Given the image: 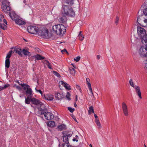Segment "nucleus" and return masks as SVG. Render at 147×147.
<instances>
[{
  "instance_id": "obj_3",
  "label": "nucleus",
  "mask_w": 147,
  "mask_h": 147,
  "mask_svg": "<svg viewBox=\"0 0 147 147\" xmlns=\"http://www.w3.org/2000/svg\"><path fill=\"white\" fill-rule=\"evenodd\" d=\"M52 29L53 31L58 35L64 34L66 32V27L61 24L53 26Z\"/></svg>"
},
{
  "instance_id": "obj_14",
  "label": "nucleus",
  "mask_w": 147,
  "mask_h": 147,
  "mask_svg": "<svg viewBox=\"0 0 147 147\" xmlns=\"http://www.w3.org/2000/svg\"><path fill=\"white\" fill-rule=\"evenodd\" d=\"M11 18L13 20H14L15 19L18 17V16L14 12H13L12 13L10 12L8 14Z\"/></svg>"
},
{
  "instance_id": "obj_58",
  "label": "nucleus",
  "mask_w": 147,
  "mask_h": 147,
  "mask_svg": "<svg viewBox=\"0 0 147 147\" xmlns=\"http://www.w3.org/2000/svg\"><path fill=\"white\" fill-rule=\"evenodd\" d=\"M94 116L96 119H98V117L95 114H94Z\"/></svg>"
},
{
  "instance_id": "obj_25",
  "label": "nucleus",
  "mask_w": 147,
  "mask_h": 147,
  "mask_svg": "<svg viewBox=\"0 0 147 147\" xmlns=\"http://www.w3.org/2000/svg\"><path fill=\"white\" fill-rule=\"evenodd\" d=\"M34 57L37 60L43 59L45 58L44 57H43L39 55H35Z\"/></svg>"
},
{
  "instance_id": "obj_39",
  "label": "nucleus",
  "mask_w": 147,
  "mask_h": 147,
  "mask_svg": "<svg viewBox=\"0 0 147 147\" xmlns=\"http://www.w3.org/2000/svg\"><path fill=\"white\" fill-rule=\"evenodd\" d=\"M129 83L130 84V85L133 87H134V86L133 82L132 81V79H130L129 81Z\"/></svg>"
},
{
  "instance_id": "obj_38",
  "label": "nucleus",
  "mask_w": 147,
  "mask_h": 147,
  "mask_svg": "<svg viewBox=\"0 0 147 147\" xmlns=\"http://www.w3.org/2000/svg\"><path fill=\"white\" fill-rule=\"evenodd\" d=\"M13 86L19 90H22V88L20 86H17L16 84L14 85Z\"/></svg>"
},
{
  "instance_id": "obj_27",
  "label": "nucleus",
  "mask_w": 147,
  "mask_h": 147,
  "mask_svg": "<svg viewBox=\"0 0 147 147\" xmlns=\"http://www.w3.org/2000/svg\"><path fill=\"white\" fill-rule=\"evenodd\" d=\"M7 26L4 24L2 23H0V28L3 29V30H5L6 29Z\"/></svg>"
},
{
  "instance_id": "obj_13",
  "label": "nucleus",
  "mask_w": 147,
  "mask_h": 147,
  "mask_svg": "<svg viewBox=\"0 0 147 147\" xmlns=\"http://www.w3.org/2000/svg\"><path fill=\"white\" fill-rule=\"evenodd\" d=\"M134 88L136 90L137 94L139 98L140 99L142 98L141 93L140 92V87L138 86H134Z\"/></svg>"
},
{
  "instance_id": "obj_52",
  "label": "nucleus",
  "mask_w": 147,
  "mask_h": 147,
  "mask_svg": "<svg viewBox=\"0 0 147 147\" xmlns=\"http://www.w3.org/2000/svg\"><path fill=\"white\" fill-rule=\"evenodd\" d=\"M65 2H66L67 3L69 4V3L71 4V3L72 2H70V0H65Z\"/></svg>"
},
{
  "instance_id": "obj_40",
  "label": "nucleus",
  "mask_w": 147,
  "mask_h": 147,
  "mask_svg": "<svg viewBox=\"0 0 147 147\" xmlns=\"http://www.w3.org/2000/svg\"><path fill=\"white\" fill-rule=\"evenodd\" d=\"M78 38L80 40H82L83 39L84 37L83 35H80L78 36Z\"/></svg>"
},
{
  "instance_id": "obj_44",
  "label": "nucleus",
  "mask_w": 147,
  "mask_h": 147,
  "mask_svg": "<svg viewBox=\"0 0 147 147\" xmlns=\"http://www.w3.org/2000/svg\"><path fill=\"white\" fill-rule=\"evenodd\" d=\"M116 20L115 22V24L116 25H117L119 23V17L117 16L116 18Z\"/></svg>"
},
{
  "instance_id": "obj_22",
  "label": "nucleus",
  "mask_w": 147,
  "mask_h": 147,
  "mask_svg": "<svg viewBox=\"0 0 147 147\" xmlns=\"http://www.w3.org/2000/svg\"><path fill=\"white\" fill-rule=\"evenodd\" d=\"M144 15H142L141 16H138L137 20V22L138 23H140V22H141L144 19Z\"/></svg>"
},
{
  "instance_id": "obj_61",
  "label": "nucleus",
  "mask_w": 147,
  "mask_h": 147,
  "mask_svg": "<svg viewBox=\"0 0 147 147\" xmlns=\"http://www.w3.org/2000/svg\"><path fill=\"white\" fill-rule=\"evenodd\" d=\"M80 35H82V32L81 31H80L79 32V34L78 36H80Z\"/></svg>"
},
{
  "instance_id": "obj_41",
  "label": "nucleus",
  "mask_w": 147,
  "mask_h": 147,
  "mask_svg": "<svg viewBox=\"0 0 147 147\" xmlns=\"http://www.w3.org/2000/svg\"><path fill=\"white\" fill-rule=\"evenodd\" d=\"M70 96V94L69 93V92H67V93L66 95V97L67 98V99L68 100H70L71 99L69 97Z\"/></svg>"
},
{
  "instance_id": "obj_26",
  "label": "nucleus",
  "mask_w": 147,
  "mask_h": 147,
  "mask_svg": "<svg viewBox=\"0 0 147 147\" xmlns=\"http://www.w3.org/2000/svg\"><path fill=\"white\" fill-rule=\"evenodd\" d=\"M66 126L64 124L61 125L58 127V129L61 131L63 130L65 128Z\"/></svg>"
},
{
  "instance_id": "obj_36",
  "label": "nucleus",
  "mask_w": 147,
  "mask_h": 147,
  "mask_svg": "<svg viewBox=\"0 0 147 147\" xmlns=\"http://www.w3.org/2000/svg\"><path fill=\"white\" fill-rule=\"evenodd\" d=\"M39 111L40 112V113H41V115H44L45 114L47 113L46 112H45V111L42 109H40Z\"/></svg>"
},
{
  "instance_id": "obj_20",
  "label": "nucleus",
  "mask_w": 147,
  "mask_h": 147,
  "mask_svg": "<svg viewBox=\"0 0 147 147\" xmlns=\"http://www.w3.org/2000/svg\"><path fill=\"white\" fill-rule=\"evenodd\" d=\"M47 125L48 126L51 127H53L56 126L55 122L54 121H49L47 123Z\"/></svg>"
},
{
  "instance_id": "obj_15",
  "label": "nucleus",
  "mask_w": 147,
  "mask_h": 147,
  "mask_svg": "<svg viewBox=\"0 0 147 147\" xmlns=\"http://www.w3.org/2000/svg\"><path fill=\"white\" fill-rule=\"evenodd\" d=\"M15 23L19 25H23L25 24V22L18 18V17L14 20Z\"/></svg>"
},
{
  "instance_id": "obj_63",
  "label": "nucleus",
  "mask_w": 147,
  "mask_h": 147,
  "mask_svg": "<svg viewBox=\"0 0 147 147\" xmlns=\"http://www.w3.org/2000/svg\"><path fill=\"white\" fill-rule=\"evenodd\" d=\"M78 100V99H77V95H76V99H75V101H77Z\"/></svg>"
},
{
  "instance_id": "obj_60",
  "label": "nucleus",
  "mask_w": 147,
  "mask_h": 147,
  "mask_svg": "<svg viewBox=\"0 0 147 147\" xmlns=\"http://www.w3.org/2000/svg\"><path fill=\"white\" fill-rule=\"evenodd\" d=\"M7 1V0H0V1L1 2V3L5 2V1Z\"/></svg>"
},
{
  "instance_id": "obj_23",
  "label": "nucleus",
  "mask_w": 147,
  "mask_h": 147,
  "mask_svg": "<svg viewBox=\"0 0 147 147\" xmlns=\"http://www.w3.org/2000/svg\"><path fill=\"white\" fill-rule=\"evenodd\" d=\"M10 65L9 59L8 58H6L5 61V67L8 68L9 67Z\"/></svg>"
},
{
  "instance_id": "obj_56",
  "label": "nucleus",
  "mask_w": 147,
  "mask_h": 147,
  "mask_svg": "<svg viewBox=\"0 0 147 147\" xmlns=\"http://www.w3.org/2000/svg\"><path fill=\"white\" fill-rule=\"evenodd\" d=\"M23 87H24L23 89L24 90H27V88H28V87L24 86Z\"/></svg>"
},
{
  "instance_id": "obj_48",
  "label": "nucleus",
  "mask_w": 147,
  "mask_h": 147,
  "mask_svg": "<svg viewBox=\"0 0 147 147\" xmlns=\"http://www.w3.org/2000/svg\"><path fill=\"white\" fill-rule=\"evenodd\" d=\"M9 86V84H6L4 86L2 87L3 89L6 88Z\"/></svg>"
},
{
  "instance_id": "obj_53",
  "label": "nucleus",
  "mask_w": 147,
  "mask_h": 147,
  "mask_svg": "<svg viewBox=\"0 0 147 147\" xmlns=\"http://www.w3.org/2000/svg\"><path fill=\"white\" fill-rule=\"evenodd\" d=\"M66 136H67V138L68 137H70L72 136V134H67L66 135Z\"/></svg>"
},
{
  "instance_id": "obj_35",
  "label": "nucleus",
  "mask_w": 147,
  "mask_h": 147,
  "mask_svg": "<svg viewBox=\"0 0 147 147\" xmlns=\"http://www.w3.org/2000/svg\"><path fill=\"white\" fill-rule=\"evenodd\" d=\"M53 74L57 77H61L60 75L56 71H53Z\"/></svg>"
},
{
  "instance_id": "obj_37",
  "label": "nucleus",
  "mask_w": 147,
  "mask_h": 147,
  "mask_svg": "<svg viewBox=\"0 0 147 147\" xmlns=\"http://www.w3.org/2000/svg\"><path fill=\"white\" fill-rule=\"evenodd\" d=\"M46 62L47 63H46V64L48 68L50 69H52L50 63H49V62L47 61Z\"/></svg>"
},
{
  "instance_id": "obj_16",
  "label": "nucleus",
  "mask_w": 147,
  "mask_h": 147,
  "mask_svg": "<svg viewBox=\"0 0 147 147\" xmlns=\"http://www.w3.org/2000/svg\"><path fill=\"white\" fill-rule=\"evenodd\" d=\"M61 84L63 85L65 88L68 90L71 89V86L67 83L63 81H61Z\"/></svg>"
},
{
  "instance_id": "obj_57",
  "label": "nucleus",
  "mask_w": 147,
  "mask_h": 147,
  "mask_svg": "<svg viewBox=\"0 0 147 147\" xmlns=\"http://www.w3.org/2000/svg\"><path fill=\"white\" fill-rule=\"evenodd\" d=\"M76 88H77L79 90H81L80 87L78 85H77L76 86Z\"/></svg>"
},
{
  "instance_id": "obj_42",
  "label": "nucleus",
  "mask_w": 147,
  "mask_h": 147,
  "mask_svg": "<svg viewBox=\"0 0 147 147\" xmlns=\"http://www.w3.org/2000/svg\"><path fill=\"white\" fill-rule=\"evenodd\" d=\"M67 109L71 113H73L74 111V109L70 107H68Z\"/></svg>"
},
{
  "instance_id": "obj_7",
  "label": "nucleus",
  "mask_w": 147,
  "mask_h": 147,
  "mask_svg": "<svg viewBox=\"0 0 147 147\" xmlns=\"http://www.w3.org/2000/svg\"><path fill=\"white\" fill-rule=\"evenodd\" d=\"M39 26L36 27L33 26H29L27 28V30L29 33L32 34L37 33L38 30Z\"/></svg>"
},
{
  "instance_id": "obj_51",
  "label": "nucleus",
  "mask_w": 147,
  "mask_h": 147,
  "mask_svg": "<svg viewBox=\"0 0 147 147\" xmlns=\"http://www.w3.org/2000/svg\"><path fill=\"white\" fill-rule=\"evenodd\" d=\"M61 52L63 53H64L65 52H66V53H67V54H68V52H67V51H66V49H64L63 50H62L61 51Z\"/></svg>"
},
{
  "instance_id": "obj_1",
  "label": "nucleus",
  "mask_w": 147,
  "mask_h": 147,
  "mask_svg": "<svg viewBox=\"0 0 147 147\" xmlns=\"http://www.w3.org/2000/svg\"><path fill=\"white\" fill-rule=\"evenodd\" d=\"M37 34L38 35L46 38H51L53 35L51 32H49L47 28L40 25L39 26Z\"/></svg>"
},
{
  "instance_id": "obj_2",
  "label": "nucleus",
  "mask_w": 147,
  "mask_h": 147,
  "mask_svg": "<svg viewBox=\"0 0 147 147\" xmlns=\"http://www.w3.org/2000/svg\"><path fill=\"white\" fill-rule=\"evenodd\" d=\"M137 31L139 36L141 39L142 43L145 45L147 42V35L146 30L142 27L138 26Z\"/></svg>"
},
{
  "instance_id": "obj_54",
  "label": "nucleus",
  "mask_w": 147,
  "mask_h": 147,
  "mask_svg": "<svg viewBox=\"0 0 147 147\" xmlns=\"http://www.w3.org/2000/svg\"><path fill=\"white\" fill-rule=\"evenodd\" d=\"M143 21H144V22L145 23H147V18H144V19L143 20Z\"/></svg>"
},
{
  "instance_id": "obj_46",
  "label": "nucleus",
  "mask_w": 147,
  "mask_h": 147,
  "mask_svg": "<svg viewBox=\"0 0 147 147\" xmlns=\"http://www.w3.org/2000/svg\"><path fill=\"white\" fill-rule=\"evenodd\" d=\"M144 68L147 69V61L146 60L144 61Z\"/></svg>"
},
{
  "instance_id": "obj_17",
  "label": "nucleus",
  "mask_w": 147,
  "mask_h": 147,
  "mask_svg": "<svg viewBox=\"0 0 147 147\" xmlns=\"http://www.w3.org/2000/svg\"><path fill=\"white\" fill-rule=\"evenodd\" d=\"M45 99L49 100H52L53 99V96L52 95L47 94L44 96Z\"/></svg>"
},
{
  "instance_id": "obj_50",
  "label": "nucleus",
  "mask_w": 147,
  "mask_h": 147,
  "mask_svg": "<svg viewBox=\"0 0 147 147\" xmlns=\"http://www.w3.org/2000/svg\"><path fill=\"white\" fill-rule=\"evenodd\" d=\"M143 13L147 16V8L145 9L143 11Z\"/></svg>"
},
{
  "instance_id": "obj_45",
  "label": "nucleus",
  "mask_w": 147,
  "mask_h": 147,
  "mask_svg": "<svg viewBox=\"0 0 147 147\" xmlns=\"http://www.w3.org/2000/svg\"><path fill=\"white\" fill-rule=\"evenodd\" d=\"M35 90L37 92H39L41 94V95H42V91L40 90H37L36 88H35Z\"/></svg>"
},
{
  "instance_id": "obj_24",
  "label": "nucleus",
  "mask_w": 147,
  "mask_h": 147,
  "mask_svg": "<svg viewBox=\"0 0 147 147\" xmlns=\"http://www.w3.org/2000/svg\"><path fill=\"white\" fill-rule=\"evenodd\" d=\"M63 141L65 144H69L68 139L66 135L63 136Z\"/></svg>"
},
{
  "instance_id": "obj_30",
  "label": "nucleus",
  "mask_w": 147,
  "mask_h": 147,
  "mask_svg": "<svg viewBox=\"0 0 147 147\" xmlns=\"http://www.w3.org/2000/svg\"><path fill=\"white\" fill-rule=\"evenodd\" d=\"M69 71L70 74H71L74 75V74L75 71L74 69L73 68H69Z\"/></svg>"
},
{
  "instance_id": "obj_62",
  "label": "nucleus",
  "mask_w": 147,
  "mask_h": 147,
  "mask_svg": "<svg viewBox=\"0 0 147 147\" xmlns=\"http://www.w3.org/2000/svg\"><path fill=\"white\" fill-rule=\"evenodd\" d=\"M3 90V87L0 86V91L1 90Z\"/></svg>"
},
{
  "instance_id": "obj_59",
  "label": "nucleus",
  "mask_w": 147,
  "mask_h": 147,
  "mask_svg": "<svg viewBox=\"0 0 147 147\" xmlns=\"http://www.w3.org/2000/svg\"><path fill=\"white\" fill-rule=\"evenodd\" d=\"M100 55H97V59H99L100 58Z\"/></svg>"
},
{
  "instance_id": "obj_6",
  "label": "nucleus",
  "mask_w": 147,
  "mask_h": 147,
  "mask_svg": "<svg viewBox=\"0 0 147 147\" xmlns=\"http://www.w3.org/2000/svg\"><path fill=\"white\" fill-rule=\"evenodd\" d=\"M138 53L141 57H147V45L141 46L139 49Z\"/></svg>"
},
{
  "instance_id": "obj_34",
  "label": "nucleus",
  "mask_w": 147,
  "mask_h": 147,
  "mask_svg": "<svg viewBox=\"0 0 147 147\" xmlns=\"http://www.w3.org/2000/svg\"><path fill=\"white\" fill-rule=\"evenodd\" d=\"M12 52V51H10L7 53L6 58H8L9 59V58L11 57Z\"/></svg>"
},
{
  "instance_id": "obj_33",
  "label": "nucleus",
  "mask_w": 147,
  "mask_h": 147,
  "mask_svg": "<svg viewBox=\"0 0 147 147\" xmlns=\"http://www.w3.org/2000/svg\"><path fill=\"white\" fill-rule=\"evenodd\" d=\"M62 144V146L63 147H73V146L70 145L69 143V144Z\"/></svg>"
},
{
  "instance_id": "obj_31",
  "label": "nucleus",
  "mask_w": 147,
  "mask_h": 147,
  "mask_svg": "<svg viewBox=\"0 0 147 147\" xmlns=\"http://www.w3.org/2000/svg\"><path fill=\"white\" fill-rule=\"evenodd\" d=\"M14 51H16V53H17L20 55L22 56V54L21 52V49H18L14 50Z\"/></svg>"
},
{
  "instance_id": "obj_55",
  "label": "nucleus",
  "mask_w": 147,
  "mask_h": 147,
  "mask_svg": "<svg viewBox=\"0 0 147 147\" xmlns=\"http://www.w3.org/2000/svg\"><path fill=\"white\" fill-rule=\"evenodd\" d=\"M3 22L5 24H6V25H7V21H6V20L5 19H3Z\"/></svg>"
},
{
  "instance_id": "obj_5",
  "label": "nucleus",
  "mask_w": 147,
  "mask_h": 147,
  "mask_svg": "<svg viewBox=\"0 0 147 147\" xmlns=\"http://www.w3.org/2000/svg\"><path fill=\"white\" fill-rule=\"evenodd\" d=\"M1 3V9L3 11L7 14H8L11 12V9L10 7L8 6L9 2L8 1L2 2Z\"/></svg>"
},
{
  "instance_id": "obj_28",
  "label": "nucleus",
  "mask_w": 147,
  "mask_h": 147,
  "mask_svg": "<svg viewBox=\"0 0 147 147\" xmlns=\"http://www.w3.org/2000/svg\"><path fill=\"white\" fill-rule=\"evenodd\" d=\"M55 97L58 100L62 98L61 94L59 93H57L55 94Z\"/></svg>"
},
{
  "instance_id": "obj_18",
  "label": "nucleus",
  "mask_w": 147,
  "mask_h": 147,
  "mask_svg": "<svg viewBox=\"0 0 147 147\" xmlns=\"http://www.w3.org/2000/svg\"><path fill=\"white\" fill-rule=\"evenodd\" d=\"M22 52L25 56H29L31 55V54L28 51V49H23Z\"/></svg>"
},
{
  "instance_id": "obj_8",
  "label": "nucleus",
  "mask_w": 147,
  "mask_h": 147,
  "mask_svg": "<svg viewBox=\"0 0 147 147\" xmlns=\"http://www.w3.org/2000/svg\"><path fill=\"white\" fill-rule=\"evenodd\" d=\"M20 85L22 87L26 86L28 87L27 90L25 92L26 94V95H31L32 94V89L30 88V86L28 84H21Z\"/></svg>"
},
{
  "instance_id": "obj_9",
  "label": "nucleus",
  "mask_w": 147,
  "mask_h": 147,
  "mask_svg": "<svg viewBox=\"0 0 147 147\" xmlns=\"http://www.w3.org/2000/svg\"><path fill=\"white\" fill-rule=\"evenodd\" d=\"M122 106L124 115L126 116H128V108L125 102H123L122 104Z\"/></svg>"
},
{
  "instance_id": "obj_47",
  "label": "nucleus",
  "mask_w": 147,
  "mask_h": 147,
  "mask_svg": "<svg viewBox=\"0 0 147 147\" xmlns=\"http://www.w3.org/2000/svg\"><path fill=\"white\" fill-rule=\"evenodd\" d=\"M76 137H77V138H73V141L74 142L76 141V142H78V137L77 135H76Z\"/></svg>"
},
{
  "instance_id": "obj_32",
  "label": "nucleus",
  "mask_w": 147,
  "mask_h": 147,
  "mask_svg": "<svg viewBox=\"0 0 147 147\" xmlns=\"http://www.w3.org/2000/svg\"><path fill=\"white\" fill-rule=\"evenodd\" d=\"M96 123L98 127H101V124L100 122L99 121L98 119H96L95 120Z\"/></svg>"
},
{
  "instance_id": "obj_11",
  "label": "nucleus",
  "mask_w": 147,
  "mask_h": 147,
  "mask_svg": "<svg viewBox=\"0 0 147 147\" xmlns=\"http://www.w3.org/2000/svg\"><path fill=\"white\" fill-rule=\"evenodd\" d=\"M45 117L46 119L49 120L53 119L54 118V116L51 113L47 112L45 114Z\"/></svg>"
},
{
  "instance_id": "obj_49",
  "label": "nucleus",
  "mask_w": 147,
  "mask_h": 147,
  "mask_svg": "<svg viewBox=\"0 0 147 147\" xmlns=\"http://www.w3.org/2000/svg\"><path fill=\"white\" fill-rule=\"evenodd\" d=\"M4 18V16L3 15H0V21H2V20Z\"/></svg>"
},
{
  "instance_id": "obj_12",
  "label": "nucleus",
  "mask_w": 147,
  "mask_h": 147,
  "mask_svg": "<svg viewBox=\"0 0 147 147\" xmlns=\"http://www.w3.org/2000/svg\"><path fill=\"white\" fill-rule=\"evenodd\" d=\"M86 83L87 84L88 89L89 90L92 96L94 97V96L92 92V89L91 88V84L90 83V80L88 78H87L86 79Z\"/></svg>"
},
{
  "instance_id": "obj_64",
  "label": "nucleus",
  "mask_w": 147,
  "mask_h": 147,
  "mask_svg": "<svg viewBox=\"0 0 147 147\" xmlns=\"http://www.w3.org/2000/svg\"><path fill=\"white\" fill-rule=\"evenodd\" d=\"M74 106L75 107H76L77 106V104H76V103L75 102L74 103Z\"/></svg>"
},
{
  "instance_id": "obj_21",
  "label": "nucleus",
  "mask_w": 147,
  "mask_h": 147,
  "mask_svg": "<svg viewBox=\"0 0 147 147\" xmlns=\"http://www.w3.org/2000/svg\"><path fill=\"white\" fill-rule=\"evenodd\" d=\"M31 96L30 95H28L27 98H25V102L26 104H30V102L31 101Z\"/></svg>"
},
{
  "instance_id": "obj_4",
  "label": "nucleus",
  "mask_w": 147,
  "mask_h": 147,
  "mask_svg": "<svg viewBox=\"0 0 147 147\" xmlns=\"http://www.w3.org/2000/svg\"><path fill=\"white\" fill-rule=\"evenodd\" d=\"M63 8L62 11L63 15L71 17L75 16V13L71 7L65 5L63 7Z\"/></svg>"
},
{
  "instance_id": "obj_43",
  "label": "nucleus",
  "mask_w": 147,
  "mask_h": 147,
  "mask_svg": "<svg viewBox=\"0 0 147 147\" xmlns=\"http://www.w3.org/2000/svg\"><path fill=\"white\" fill-rule=\"evenodd\" d=\"M80 56H78L76 57V58H74V60L75 61L78 62L80 60Z\"/></svg>"
},
{
  "instance_id": "obj_19",
  "label": "nucleus",
  "mask_w": 147,
  "mask_h": 147,
  "mask_svg": "<svg viewBox=\"0 0 147 147\" xmlns=\"http://www.w3.org/2000/svg\"><path fill=\"white\" fill-rule=\"evenodd\" d=\"M59 20L60 23L64 24L66 22L67 19L65 16H63L60 18Z\"/></svg>"
},
{
  "instance_id": "obj_29",
  "label": "nucleus",
  "mask_w": 147,
  "mask_h": 147,
  "mask_svg": "<svg viewBox=\"0 0 147 147\" xmlns=\"http://www.w3.org/2000/svg\"><path fill=\"white\" fill-rule=\"evenodd\" d=\"M88 113L89 114L91 113H94V111L93 109V107L92 106H91L89 108V110H88Z\"/></svg>"
},
{
  "instance_id": "obj_10",
  "label": "nucleus",
  "mask_w": 147,
  "mask_h": 147,
  "mask_svg": "<svg viewBox=\"0 0 147 147\" xmlns=\"http://www.w3.org/2000/svg\"><path fill=\"white\" fill-rule=\"evenodd\" d=\"M32 103L35 105H39L41 106L43 105V104L40 101L35 98H32L31 99Z\"/></svg>"
}]
</instances>
